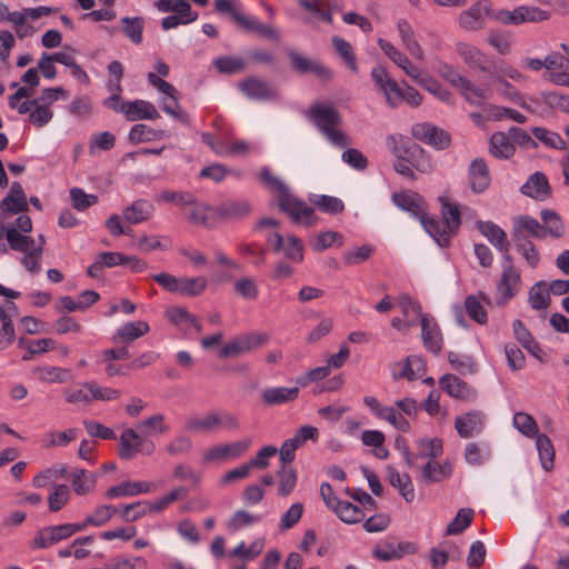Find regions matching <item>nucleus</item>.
<instances>
[{"mask_svg": "<svg viewBox=\"0 0 569 569\" xmlns=\"http://www.w3.org/2000/svg\"><path fill=\"white\" fill-rule=\"evenodd\" d=\"M483 420L482 412L470 411L456 418L455 428L461 438H471L482 431Z\"/></svg>", "mask_w": 569, "mask_h": 569, "instance_id": "nucleus-21", "label": "nucleus"}, {"mask_svg": "<svg viewBox=\"0 0 569 569\" xmlns=\"http://www.w3.org/2000/svg\"><path fill=\"white\" fill-rule=\"evenodd\" d=\"M391 199L396 207L408 212L413 218L421 220L427 213V204L423 198L417 192H396L392 194Z\"/></svg>", "mask_w": 569, "mask_h": 569, "instance_id": "nucleus-14", "label": "nucleus"}, {"mask_svg": "<svg viewBox=\"0 0 569 569\" xmlns=\"http://www.w3.org/2000/svg\"><path fill=\"white\" fill-rule=\"evenodd\" d=\"M91 402L93 401H113L120 398L121 391L110 387L100 386L97 381H88Z\"/></svg>", "mask_w": 569, "mask_h": 569, "instance_id": "nucleus-57", "label": "nucleus"}, {"mask_svg": "<svg viewBox=\"0 0 569 569\" xmlns=\"http://www.w3.org/2000/svg\"><path fill=\"white\" fill-rule=\"evenodd\" d=\"M512 422L515 428L525 437L536 438L539 435L536 420L526 412L515 413Z\"/></svg>", "mask_w": 569, "mask_h": 569, "instance_id": "nucleus-54", "label": "nucleus"}, {"mask_svg": "<svg viewBox=\"0 0 569 569\" xmlns=\"http://www.w3.org/2000/svg\"><path fill=\"white\" fill-rule=\"evenodd\" d=\"M308 118L335 147L342 149L350 143L348 136L338 129L341 117L333 106L313 103L309 108Z\"/></svg>", "mask_w": 569, "mask_h": 569, "instance_id": "nucleus-2", "label": "nucleus"}, {"mask_svg": "<svg viewBox=\"0 0 569 569\" xmlns=\"http://www.w3.org/2000/svg\"><path fill=\"white\" fill-rule=\"evenodd\" d=\"M299 396V387H272L261 392V399L267 406H279L295 401Z\"/></svg>", "mask_w": 569, "mask_h": 569, "instance_id": "nucleus-29", "label": "nucleus"}, {"mask_svg": "<svg viewBox=\"0 0 569 569\" xmlns=\"http://www.w3.org/2000/svg\"><path fill=\"white\" fill-rule=\"evenodd\" d=\"M78 433L79 431L76 428H69L64 431H50L44 435L43 447H66L77 439Z\"/></svg>", "mask_w": 569, "mask_h": 569, "instance_id": "nucleus-46", "label": "nucleus"}, {"mask_svg": "<svg viewBox=\"0 0 569 569\" xmlns=\"http://www.w3.org/2000/svg\"><path fill=\"white\" fill-rule=\"evenodd\" d=\"M428 234L442 248L448 247L455 233L446 221L437 217H429L427 213L420 220Z\"/></svg>", "mask_w": 569, "mask_h": 569, "instance_id": "nucleus-19", "label": "nucleus"}, {"mask_svg": "<svg viewBox=\"0 0 569 569\" xmlns=\"http://www.w3.org/2000/svg\"><path fill=\"white\" fill-rule=\"evenodd\" d=\"M268 340L269 335L266 332L238 336L222 347V349L219 351V357H240L244 353L254 351L264 345Z\"/></svg>", "mask_w": 569, "mask_h": 569, "instance_id": "nucleus-7", "label": "nucleus"}, {"mask_svg": "<svg viewBox=\"0 0 569 569\" xmlns=\"http://www.w3.org/2000/svg\"><path fill=\"white\" fill-rule=\"evenodd\" d=\"M479 231L495 246L499 251L509 254V241L506 232L491 221L480 222Z\"/></svg>", "mask_w": 569, "mask_h": 569, "instance_id": "nucleus-34", "label": "nucleus"}, {"mask_svg": "<svg viewBox=\"0 0 569 569\" xmlns=\"http://www.w3.org/2000/svg\"><path fill=\"white\" fill-rule=\"evenodd\" d=\"M492 81L499 96L516 104L525 106L522 96L503 77H493Z\"/></svg>", "mask_w": 569, "mask_h": 569, "instance_id": "nucleus-58", "label": "nucleus"}, {"mask_svg": "<svg viewBox=\"0 0 569 569\" xmlns=\"http://www.w3.org/2000/svg\"><path fill=\"white\" fill-rule=\"evenodd\" d=\"M137 429L146 438L157 433H167L170 430L169 426L164 422V416L161 413L153 415L142 420L137 425Z\"/></svg>", "mask_w": 569, "mask_h": 569, "instance_id": "nucleus-45", "label": "nucleus"}, {"mask_svg": "<svg viewBox=\"0 0 569 569\" xmlns=\"http://www.w3.org/2000/svg\"><path fill=\"white\" fill-rule=\"evenodd\" d=\"M333 512L346 523H357L365 517L362 509L349 501H341Z\"/></svg>", "mask_w": 569, "mask_h": 569, "instance_id": "nucleus-56", "label": "nucleus"}, {"mask_svg": "<svg viewBox=\"0 0 569 569\" xmlns=\"http://www.w3.org/2000/svg\"><path fill=\"white\" fill-rule=\"evenodd\" d=\"M397 366L402 367V370L393 373V378L396 380L401 378H407L408 380H416L420 378V375L417 371L423 368L422 360L416 356H409L401 363H397Z\"/></svg>", "mask_w": 569, "mask_h": 569, "instance_id": "nucleus-55", "label": "nucleus"}, {"mask_svg": "<svg viewBox=\"0 0 569 569\" xmlns=\"http://www.w3.org/2000/svg\"><path fill=\"white\" fill-rule=\"evenodd\" d=\"M530 234L531 237L536 239H543L546 238V230L543 229V226L533 217L531 216H519L513 219L512 222V238L515 241H525L528 240L525 236V233Z\"/></svg>", "mask_w": 569, "mask_h": 569, "instance_id": "nucleus-15", "label": "nucleus"}, {"mask_svg": "<svg viewBox=\"0 0 569 569\" xmlns=\"http://www.w3.org/2000/svg\"><path fill=\"white\" fill-rule=\"evenodd\" d=\"M441 76L451 86L457 88L470 104L480 106L489 98V90L487 88L476 86L449 66L442 68Z\"/></svg>", "mask_w": 569, "mask_h": 569, "instance_id": "nucleus-3", "label": "nucleus"}, {"mask_svg": "<svg viewBox=\"0 0 569 569\" xmlns=\"http://www.w3.org/2000/svg\"><path fill=\"white\" fill-rule=\"evenodd\" d=\"M216 216V207H208L202 203H193V208L188 214V219L193 224L210 226V219Z\"/></svg>", "mask_w": 569, "mask_h": 569, "instance_id": "nucleus-63", "label": "nucleus"}, {"mask_svg": "<svg viewBox=\"0 0 569 569\" xmlns=\"http://www.w3.org/2000/svg\"><path fill=\"white\" fill-rule=\"evenodd\" d=\"M420 323L421 339L425 348L433 355H439L442 349L443 339L438 322L431 315L426 313L421 316Z\"/></svg>", "mask_w": 569, "mask_h": 569, "instance_id": "nucleus-13", "label": "nucleus"}, {"mask_svg": "<svg viewBox=\"0 0 569 569\" xmlns=\"http://www.w3.org/2000/svg\"><path fill=\"white\" fill-rule=\"evenodd\" d=\"M251 212V206L244 200H228L216 207V216L227 220H239Z\"/></svg>", "mask_w": 569, "mask_h": 569, "instance_id": "nucleus-30", "label": "nucleus"}, {"mask_svg": "<svg viewBox=\"0 0 569 569\" xmlns=\"http://www.w3.org/2000/svg\"><path fill=\"white\" fill-rule=\"evenodd\" d=\"M170 132L167 130H157L144 123L134 124L129 132V140L132 143L150 142L162 138H168Z\"/></svg>", "mask_w": 569, "mask_h": 569, "instance_id": "nucleus-36", "label": "nucleus"}, {"mask_svg": "<svg viewBox=\"0 0 569 569\" xmlns=\"http://www.w3.org/2000/svg\"><path fill=\"white\" fill-rule=\"evenodd\" d=\"M72 487L77 495H86L96 486V475L83 469H76L72 473Z\"/></svg>", "mask_w": 569, "mask_h": 569, "instance_id": "nucleus-47", "label": "nucleus"}, {"mask_svg": "<svg viewBox=\"0 0 569 569\" xmlns=\"http://www.w3.org/2000/svg\"><path fill=\"white\" fill-rule=\"evenodd\" d=\"M522 194L537 200L543 201L551 197V187L545 173L537 171L529 176L527 181L521 186Z\"/></svg>", "mask_w": 569, "mask_h": 569, "instance_id": "nucleus-17", "label": "nucleus"}, {"mask_svg": "<svg viewBox=\"0 0 569 569\" xmlns=\"http://www.w3.org/2000/svg\"><path fill=\"white\" fill-rule=\"evenodd\" d=\"M188 490L184 487H177L167 495L159 497L154 501H148V511L150 515H157L164 511L174 501L184 498Z\"/></svg>", "mask_w": 569, "mask_h": 569, "instance_id": "nucleus-42", "label": "nucleus"}, {"mask_svg": "<svg viewBox=\"0 0 569 569\" xmlns=\"http://www.w3.org/2000/svg\"><path fill=\"white\" fill-rule=\"evenodd\" d=\"M417 550L415 543L410 541H390L379 542L373 548V556L381 561H391L402 558L405 555H412Z\"/></svg>", "mask_w": 569, "mask_h": 569, "instance_id": "nucleus-12", "label": "nucleus"}, {"mask_svg": "<svg viewBox=\"0 0 569 569\" xmlns=\"http://www.w3.org/2000/svg\"><path fill=\"white\" fill-rule=\"evenodd\" d=\"M123 33L136 44L142 42V31L144 27V20L140 17L129 18L124 17L121 19Z\"/></svg>", "mask_w": 569, "mask_h": 569, "instance_id": "nucleus-53", "label": "nucleus"}, {"mask_svg": "<svg viewBox=\"0 0 569 569\" xmlns=\"http://www.w3.org/2000/svg\"><path fill=\"white\" fill-rule=\"evenodd\" d=\"M457 51L469 68L482 72H490L488 57L475 46L460 42L457 44Z\"/></svg>", "mask_w": 569, "mask_h": 569, "instance_id": "nucleus-26", "label": "nucleus"}, {"mask_svg": "<svg viewBox=\"0 0 569 569\" xmlns=\"http://www.w3.org/2000/svg\"><path fill=\"white\" fill-rule=\"evenodd\" d=\"M63 397L68 403L76 406H88L91 403L88 381L78 383L63 390Z\"/></svg>", "mask_w": 569, "mask_h": 569, "instance_id": "nucleus-49", "label": "nucleus"}, {"mask_svg": "<svg viewBox=\"0 0 569 569\" xmlns=\"http://www.w3.org/2000/svg\"><path fill=\"white\" fill-rule=\"evenodd\" d=\"M238 426L239 420L234 415L227 411H211L201 418H190L186 428L193 432H210L218 429H236Z\"/></svg>", "mask_w": 569, "mask_h": 569, "instance_id": "nucleus-5", "label": "nucleus"}, {"mask_svg": "<svg viewBox=\"0 0 569 569\" xmlns=\"http://www.w3.org/2000/svg\"><path fill=\"white\" fill-rule=\"evenodd\" d=\"M492 13L489 0H480L473 3L469 9L460 12L459 26L469 31H477L483 28L485 19Z\"/></svg>", "mask_w": 569, "mask_h": 569, "instance_id": "nucleus-10", "label": "nucleus"}, {"mask_svg": "<svg viewBox=\"0 0 569 569\" xmlns=\"http://www.w3.org/2000/svg\"><path fill=\"white\" fill-rule=\"evenodd\" d=\"M490 153L500 159H509L515 153L513 143L503 132H496L490 138Z\"/></svg>", "mask_w": 569, "mask_h": 569, "instance_id": "nucleus-41", "label": "nucleus"}, {"mask_svg": "<svg viewBox=\"0 0 569 569\" xmlns=\"http://www.w3.org/2000/svg\"><path fill=\"white\" fill-rule=\"evenodd\" d=\"M417 455H412L409 450L405 451V459L409 467H415L419 458L436 459L442 455V441L435 439H420L417 441Z\"/></svg>", "mask_w": 569, "mask_h": 569, "instance_id": "nucleus-22", "label": "nucleus"}, {"mask_svg": "<svg viewBox=\"0 0 569 569\" xmlns=\"http://www.w3.org/2000/svg\"><path fill=\"white\" fill-rule=\"evenodd\" d=\"M536 447L538 450L541 467L546 471L553 468L555 448L548 436L540 433L536 437Z\"/></svg>", "mask_w": 569, "mask_h": 569, "instance_id": "nucleus-43", "label": "nucleus"}, {"mask_svg": "<svg viewBox=\"0 0 569 569\" xmlns=\"http://www.w3.org/2000/svg\"><path fill=\"white\" fill-rule=\"evenodd\" d=\"M388 144L397 159L403 158L405 154L415 158L417 154L423 153V149L419 144L410 142L402 136H390Z\"/></svg>", "mask_w": 569, "mask_h": 569, "instance_id": "nucleus-38", "label": "nucleus"}, {"mask_svg": "<svg viewBox=\"0 0 569 569\" xmlns=\"http://www.w3.org/2000/svg\"><path fill=\"white\" fill-rule=\"evenodd\" d=\"M234 22L244 31L254 32L262 38L272 40H277L279 38V32L273 27L260 22L257 17L247 14L243 11L236 17Z\"/></svg>", "mask_w": 569, "mask_h": 569, "instance_id": "nucleus-25", "label": "nucleus"}, {"mask_svg": "<svg viewBox=\"0 0 569 569\" xmlns=\"http://www.w3.org/2000/svg\"><path fill=\"white\" fill-rule=\"evenodd\" d=\"M378 44L380 49L388 56V58L401 68L412 80L419 84H425V74L419 67L411 63L409 58L400 52L392 43L385 39H379Z\"/></svg>", "mask_w": 569, "mask_h": 569, "instance_id": "nucleus-11", "label": "nucleus"}, {"mask_svg": "<svg viewBox=\"0 0 569 569\" xmlns=\"http://www.w3.org/2000/svg\"><path fill=\"white\" fill-rule=\"evenodd\" d=\"M123 218L130 224L148 221L154 213L153 204L147 199H138L122 211Z\"/></svg>", "mask_w": 569, "mask_h": 569, "instance_id": "nucleus-28", "label": "nucleus"}, {"mask_svg": "<svg viewBox=\"0 0 569 569\" xmlns=\"http://www.w3.org/2000/svg\"><path fill=\"white\" fill-rule=\"evenodd\" d=\"M120 518L127 522H134L142 517L150 515L148 511V501L140 500L126 505L119 512Z\"/></svg>", "mask_w": 569, "mask_h": 569, "instance_id": "nucleus-62", "label": "nucleus"}, {"mask_svg": "<svg viewBox=\"0 0 569 569\" xmlns=\"http://www.w3.org/2000/svg\"><path fill=\"white\" fill-rule=\"evenodd\" d=\"M442 220L448 223L450 230L456 234L461 224V213L459 206L449 201L447 198H440Z\"/></svg>", "mask_w": 569, "mask_h": 569, "instance_id": "nucleus-48", "label": "nucleus"}, {"mask_svg": "<svg viewBox=\"0 0 569 569\" xmlns=\"http://www.w3.org/2000/svg\"><path fill=\"white\" fill-rule=\"evenodd\" d=\"M157 490V486L150 481H123L117 486L110 487L104 497L116 499L122 497H134L142 493H150Z\"/></svg>", "mask_w": 569, "mask_h": 569, "instance_id": "nucleus-16", "label": "nucleus"}, {"mask_svg": "<svg viewBox=\"0 0 569 569\" xmlns=\"http://www.w3.org/2000/svg\"><path fill=\"white\" fill-rule=\"evenodd\" d=\"M468 178L471 189L476 193H481L489 188L491 178L488 164L482 158L471 161L468 168Z\"/></svg>", "mask_w": 569, "mask_h": 569, "instance_id": "nucleus-20", "label": "nucleus"}, {"mask_svg": "<svg viewBox=\"0 0 569 569\" xmlns=\"http://www.w3.org/2000/svg\"><path fill=\"white\" fill-rule=\"evenodd\" d=\"M70 490L66 485H54L48 497V507L51 512L61 510L69 501Z\"/></svg>", "mask_w": 569, "mask_h": 569, "instance_id": "nucleus-64", "label": "nucleus"}, {"mask_svg": "<svg viewBox=\"0 0 569 569\" xmlns=\"http://www.w3.org/2000/svg\"><path fill=\"white\" fill-rule=\"evenodd\" d=\"M310 201L321 211L329 214H338L345 210V203L337 197L315 194Z\"/></svg>", "mask_w": 569, "mask_h": 569, "instance_id": "nucleus-50", "label": "nucleus"}, {"mask_svg": "<svg viewBox=\"0 0 569 569\" xmlns=\"http://www.w3.org/2000/svg\"><path fill=\"white\" fill-rule=\"evenodd\" d=\"M521 288L520 270L513 264L510 254L503 256L502 273L497 283V303L505 305L515 297Z\"/></svg>", "mask_w": 569, "mask_h": 569, "instance_id": "nucleus-4", "label": "nucleus"}, {"mask_svg": "<svg viewBox=\"0 0 569 569\" xmlns=\"http://www.w3.org/2000/svg\"><path fill=\"white\" fill-rule=\"evenodd\" d=\"M240 90L251 100H272L277 98V90L267 81L250 77L239 84Z\"/></svg>", "mask_w": 569, "mask_h": 569, "instance_id": "nucleus-18", "label": "nucleus"}, {"mask_svg": "<svg viewBox=\"0 0 569 569\" xmlns=\"http://www.w3.org/2000/svg\"><path fill=\"white\" fill-rule=\"evenodd\" d=\"M518 24L525 22H542L550 18V13L537 7L519 6L517 7Z\"/></svg>", "mask_w": 569, "mask_h": 569, "instance_id": "nucleus-59", "label": "nucleus"}, {"mask_svg": "<svg viewBox=\"0 0 569 569\" xmlns=\"http://www.w3.org/2000/svg\"><path fill=\"white\" fill-rule=\"evenodd\" d=\"M119 441V456L122 459H131L138 452L149 456L156 449L153 441L146 438L138 429L127 428L120 435Z\"/></svg>", "mask_w": 569, "mask_h": 569, "instance_id": "nucleus-6", "label": "nucleus"}, {"mask_svg": "<svg viewBox=\"0 0 569 569\" xmlns=\"http://www.w3.org/2000/svg\"><path fill=\"white\" fill-rule=\"evenodd\" d=\"M373 252H375V247L372 244L367 243V244H362L358 248L347 250L343 253L342 259L347 266H356V264L363 263L365 261L370 259L371 256L373 254Z\"/></svg>", "mask_w": 569, "mask_h": 569, "instance_id": "nucleus-60", "label": "nucleus"}, {"mask_svg": "<svg viewBox=\"0 0 569 569\" xmlns=\"http://www.w3.org/2000/svg\"><path fill=\"white\" fill-rule=\"evenodd\" d=\"M34 377L46 383H63L72 379L69 369L53 366L38 367L33 370Z\"/></svg>", "mask_w": 569, "mask_h": 569, "instance_id": "nucleus-35", "label": "nucleus"}, {"mask_svg": "<svg viewBox=\"0 0 569 569\" xmlns=\"http://www.w3.org/2000/svg\"><path fill=\"white\" fill-rule=\"evenodd\" d=\"M150 327L146 321H131L122 325L112 337L114 343L129 345L138 338L147 335Z\"/></svg>", "mask_w": 569, "mask_h": 569, "instance_id": "nucleus-27", "label": "nucleus"}, {"mask_svg": "<svg viewBox=\"0 0 569 569\" xmlns=\"http://www.w3.org/2000/svg\"><path fill=\"white\" fill-rule=\"evenodd\" d=\"M398 31L402 40V44L406 48V50L417 59L423 58V52L418 43V41L415 38V32L412 27L409 24V22L405 19H400L397 22Z\"/></svg>", "mask_w": 569, "mask_h": 569, "instance_id": "nucleus-37", "label": "nucleus"}, {"mask_svg": "<svg viewBox=\"0 0 569 569\" xmlns=\"http://www.w3.org/2000/svg\"><path fill=\"white\" fill-rule=\"evenodd\" d=\"M411 134L417 140L433 147L437 150L447 149L451 143L450 134L441 128L429 122H419L411 127Z\"/></svg>", "mask_w": 569, "mask_h": 569, "instance_id": "nucleus-9", "label": "nucleus"}, {"mask_svg": "<svg viewBox=\"0 0 569 569\" xmlns=\"http://www.w3.org/2000/svg\"><path fill=\"white\" fill-rule=\"evenodd\" d=\"M122 114L129 121L141 119L153 120L160 117L153 103L140 99L126 102L124 110L122 109Z\"/></svg>", "mask_w": 569, "mask_h": 569, "instance_id": "nucleus-24", "label": "nucleus"}, {"mask_svg": "<svg viewBox=\"0 0 569 569\" xmlns=\"http://www.w3.org/2000/svg\"><path fill=\"white\" fill-rule=\"evenodd\" d=\"M451 467L448 462L439 463L436 459H429L421 468V477L426 482H439L451 476Z\"/></svg>", "mask_w": 569, "mask_h": 569, "instance_id": "nucleus-39", "label": "nucleus"}, {"mask_svg": "<svg viewBox=\"0 0 569 569\" xmlns=\"http://www.w3.org/2000/svg\"><path fill=\"white\" fill-rule=\"evenodd\" d=\"M212 63L220 73L226 74L238 73L246 68L243 58L236 56L219 57Z\"/></svg>", "mask_w": 569, "mask_h": 569, "instance_id": "nucleus-51", "label": "nucleus"}, {"mask_svg": "<svg viewBox=\"0 0 569 569\" xmlns=\"http://www.w3.org/2000/svg\"><path fill=\"white\" fill-rule=\"evenodd\" d=\"M475 512L470 508L460 509L453 520L447 527L448 535H459L472 522Z\"/></svg>", "mask_w": 569, "mask_h": 569, "instance_id": "nucleus-61", "label": "nucleus"}, {"mask_svg": "<svg viewBox=\"0 0 569 569\" xmlns=\"http://www.w3.org/2000/svg\"><path fill=\"white\" fill-rule=\"evenodd\" d=\"M389 482L392 487L398 488L401 496L407 502H411L415 499V489L412 481L407 473H399L395 469H389Z\"/></svg>", "mask_w": 569, "mask_h": 569, "instance_id": "nucleus-44", "label": "nucleus"}, {"mask_svg": "<svg viewBox=\"0 0 569 569\" xmlns=\"http://www.w3.org/2000/svg\"><path fill=\"white\" fill-rule=\"evenodd\" d=\"M371 79L383 93L386 102L390 108L395 109L400 106L403 89L390 77L382 66L372 68Z\"/></svg>", "mask_w": 569, "mask_h": 569, "instance_id": "nucleus-8", "label": "nucleus"}, {"mask_svg": "<svg viewBox=\"0 0 569 569\" xmlns=\"http://www.w3.org/2000/svg\"><path fill=\"white\" fill-rule=\"evenodd\" d=\"M6 239L12 250L22 253L42 251V244H37L30 236L21 234L17 228L7 229Z\"/></svg>", "mask_w": 569, "mask_h": 569, "instance_id": "nucleus-32", "label": "nucleus"}, {"mask_svg": "<svg viewBox=\"0 0 569 569\" xmlns=\"http://www.w3.org/2000/svg\"><path fill=\"white\" fill-rule=\"evenodd\" d=\"M154 6L160 12H174V16L183 18L184 22L198 19V13L192 11L190 3L182 0H157Z\"/></svg>", "mask_w": 569, "mask_h": 569, "instance_id": "nucleus-33", "label": "nucleus"}, {"mask_svg": "<svg viewBox=\"0 0 569 569\" xmlns=\"http://www.w3.org/2000/svg\"><path fill=\"white\" fill-rule=\"evenodd\" d=\"M69 530L67 523L44 527L34 536L32 547L43 549L58 543L70 537Z\"/></svg>", "mask_w": 569, "mask_h": 569, "instance_id": "nucleus-23", "label": "nucleus"}, {"mask_svg": "<svg viewBox=\"0 0 569 569\" xmlns=\"http://www.w3.org/2000/svg\"><path fill=\"white\" fill-rule=\"evenodd\" d=\"M540 218L542 220L543 229L546 230V236L549 234L555 239L561 238L565 234L566 227L561 219V217L551 209H543L540 212Z\"/></svg>", "mask_w": 569, "mask_h": 569, "instance_id": "nucleus-40", "label": "nucleus"}, {"mask_svg": "<svg viewBox=\"0 0 569 569\" xmlns=\"http://www.w3.org/2000/svg\"><path fill=\"white\" fill-rule=\"evenodd\" d=\"M208 282L204 277L180 278L179 293L184 297L200 296L207 288Z\"/></svg>", "mask_w": 569, "mask_h": 569, "instance_id": "nucleus-52", "label": "nucleus"}, {"mask_svg": "<svg viewBox=\"0 0 569 569\" xmlns=\"http://www.w3.org/2000/svg\"><path fill=\"white\" fill-rule=\"evenodd\" d=\"M259 178L272 192L277 194L279 208L287 212L296 223H300L305 227H311L318 221L312 207L295 197L289 191L288 187L279 178L272 174L270 169L263 168L260 171Z\"/></svg>", "mask_w": 569, "mask_h": 569, "instance_id": "nucleus-1", "label": "nucleus"}, {"mask_svg": "<svg viewBox=\"0 0 569 569\" xmlns=\"http://www.w3.org/2000/svg\"><path fill=\"white\" fill-rule=\"evenodd\" d=\"M439 385L450 397L465 400L475 397L471 387L455 375L442 376L439 380Z\"/></svg>", "mask_w": 569, "mask_h": 569, "instance_id": "nucleus-31", "label": "nucleus"}]
</instances>
